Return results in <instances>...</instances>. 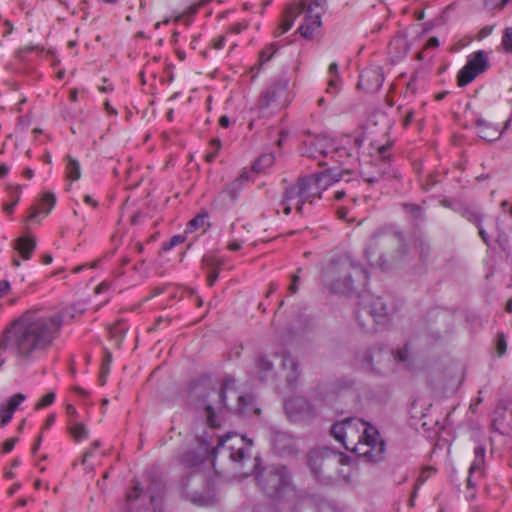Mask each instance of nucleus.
<instances>
[{
	"label": "nucleus",
	"mask_w": 512,
	"mask_h": 512,
	"mask_svg": "<svg viewBox=\"0 0 512 512\" xmlns=\"http://www.w3.org/2000/svg\"><path fill=\"white\" fill-rule=\"evenodd\" d=\"M357 420L356 418L348 417L340 422H336L332 425L330 433L331 435L340 442L345 449L349 450L350 448L345 443L346 438V429L351 427L353 422Z\"/></svg>",
	"instance_id": "28"
},
{
	"label": "nucleus",
	"mask_w": 512,
	"mask_h": 512,
	"mask_svg": "<svg viewBox=\"0 0 512 512\" xmlns=\"http://www.w3.org/2000/svg\"><path fill=\"white\" fill-rule=\"evenodd\" d=\"M282 366L290 370L286 376V382L287 387L292 391L296 388L300 377L299 364L289 352L285 351L282 353Z\"/></svg>",
	"instance_id": "21"
},
{
	"label": "nucleus",
	"mask_w": 512,
	"mask_h": 512,
	"mask_svg": "<svg viewBox=\"0 0 512 512\" xmlns=\"http://www.w3.org/2000/svg\"><path fill=\"white\" fill-rule=\"evenodd\" d=\"M205 4H206V1L205 0H201L198 3H195V4H192V5L188 6L183 14L178 15L174 19V22L175 23L180 22L184 18V16L192 17V16L196 15L198 13V11L200 10V8H202Z\"/></svg>",
	"instance_id": "46"
},
{
	"label": "nucleus",
	"mask_w": 512,
	"mask_h": 512,
	"mask_svg": "<svg viewBox=\"0 0 512 512\" xmlns=\"http://www.w3.org/2000/svg\"><path fill=\"white\" fill-rule=\"evenodd\" d=\"M243 188V185L234 180L226 186V188L222 191V194L225 195V197H227L231 202H236Z\"/></svg>",
	"instance_id": "37"
},
{
	"label": "nucleus",
	"mask_w": 512,
	"mask_h": 512,
	"mask_svg": "<svg viewBox=\"0 0 512 512\" xmlns=\"http://www.w3.org/2000/svg\"><path fill=\"white\" fill-rule=\"evenodd\" d=\"M142 488L140 487V484L139 483H136L132 489L127 493L126 495V498H127V501H135L137 500L141 493H142Z\"/></svg>",
	"instance_id": "58"
},
{
	"label": "nucleus",
	"mask_w": 512,
	"mask_h": 512,
	"mask_svg": "<svg viewBox=\"0 0 512 512\" xmlns=\"http://www.w3.org/2000/svg\"><path fill=\"white\" fill-rule=\"evenodd\" d=\"M415 249L419 255V273H424L427 271L428 265L433 261L432 246L426 239L417 238L415 240Z\"/></svg>",
	"instance_id": "20"
},
{
	"label": "nucleus",
	"mask_w": 512,
	"mask_h": 512,
	"mask_svg": "<svg viewBox=\"0 0 512 512\" xmlns=\"http://www.w3.org/2000/svg\"><path fill=\"white\" fill-rule=\"evenodd\" d=\"M227 389L228 381H225L218 390L212 389L208 392V397H211L212 395H215L217 397L216 409H218L219 411L228 408L226 404ZM205 412L207 425L211 428L220 427V423L217 420L215 407L208 404L205 406Z\"/></svg>",
	"instance_id": "15"
},
{
	"label": "nucleus",
	"mask_w": 512,
	"mask_h": 512,
	"mask_svg": "<svg viewBox=\"0 0 512 512\" xmlns=\"http://www.w3.org/2000/svg\"><path fill=\"white\" fill-rule=\"evenodd\" d=\"M207 272V284L212 287L219 278L220 270L206 271Z\"/></svg>",
	"instance_id": "64"
},
{
	"label": "nucleus",
	"mask_w": 512,
	"mask_h": 512,
	"mask_svg": "<svg viewBox=\"0 0 512 512\" xmlns=\"http://www.w3.org/2000/svg\"><path fill=\"white\" fill-rule=\"evenodd\" d=\"M56 204V196L52 192H45L38 202L28 210L27 221L37 222L41 213L47 216Z\"/></svg>",
	"instance_id": "16"
},
{
	"label": "nucleus",
	"mask_w": 512,
	"mask_h": 512,
	"mask_svg": "<svg viewBox=\"0 0 512 512\" xmlns=\"http://www.w3.org/2000/svg\"><path fill=\"white\" fill-rule=\"evenodd\" d=\"M479 74L477 71L469 69L468 66L464 65L457 75V84L459 87H465L470 84Z\"/></svg>",
	"instance_id": "36"
},
{
	"label": "nucleus",
	"mask_w": 512,
	"mask_h": 512,
	"mask_svg": "<svg viewBox=\"0 0 512 512\" xmlns=\"http://www.w3.org/2000/svg\"><path fill=\"white\" fill-rule=\"evenodd\" d=\"M185 241V236L184 235H174L172 236L168 241H165L163 244H162V251L164 252H167V251H170L172 250L175 246L183 243Z\"/></svg>",
	"instance_id": "52"
},
{
	"label": "nucleus",
	"mask_w": 512,
	"mask_h": 512,
	"mask_svg": "<svg viewBox=\"0 0 512 512\" xmlns=\"http://www.w3.org/2000/svg\"><path fill=\"white\" fill-rule=\"evenodd\" d=\"M340 85H341V77H340V75L329 76L328 86H327V89H326V93H328L332 97H334L339 92Z\"/></svg>",
	"instance_id": "51"
},
{
	"label": "nucleus",
	"mask_w": 512,
	"mask_h": 512,
	"mask_svg": "<svg viewBox=\"0 0 512 512\" xmlns=\"http://www.w3.org/2000/svg\"><path fill=\"white\" fill-rule=\"evenodd\" d=\"M402 208L407 212L414 220H423L425 216V210L422 206L414 203H403Z\"/></svg>",
	"instance_id": "40"
},
{
	"label": "nucleus",
	"mask_w": 512,
	"mask_h": 512,
	"mask_svg": "<svg viewBox=\"0 0 512 512\" xmlns=\"http://www.w3.org/2000/svg\"><path fill=\"white\" fill-rule=\"evenodd\" d=\"M301 268H298L297 273L293 274L291 276V283L288 287V291L290 294H295L299 290V283H300V276L299 273L301 272Z\"/></svg>",
	"instance_id": "57"
},
{
	"label": "nucleus",
	"mask_w": 512,
	"mask_h": 512,
	"mask_svg": "<svg viewBox=\"0 0 512 512\" xmlns=\"http://www.w3.org/2000/svg\"><path fill=\"white\" fill-rule=\"evenodd\" d=\"M202 268L205 271L221 270L224 260L216 255H204L201 260Z\"/></svg>",
	"instance_id": "35"
},
{
	"label": "nucleus",
	"mask_w": 512,
	"mask_h": 512,
	"mask_svg": "<svg viewBox=\"0 0 512 512\" xmlns=\"http://www.w3.org/2000/svg\"><path fill=\"white\" fill-rule=\"evenodd\" d=\"M8 189L11 192H12V189H14L15 192H16V198L12 202L4 205V211L8 215H10V214H12L14 212V209H15L16 205L18 204L19 200H20V193H21L22 186L21 185H12V184H10V185H8Z\"/></svg>",
	"instance_id": "47"
},
{
	"label": "nucleus",
	"mask_w": 512,
	"mask_h": 512,
	"mask_svg": "<svg viewBox=\"0 0 512 512\" xmlns=\"http://www.w3.org/2000/svg\"><path fill=\"white\" fill-rule=\"evenodd\" d=\"M475 125L479 129V137L485 141H496L501 137L503 133V131L500 130L497 125L486 121L482 117H478L475 119Z\"/></svg>",
	"instance_id": "22"
},
{
	"label": "nucleus",
	"mask_w": 512,
	"mask_h": 512,
	"mask_svg": "<svg viewBox=\"0 0 512 512\" xmlns=\"http://www.w3.org/2000/svg\"><path fill=\"white\" fill-rule=\"evenodd\" d=\"M68 309L47 313L31 308L9 321L0 332V371L7 355L18 369H27L44 359L61 335Z\"/></svg>",
	"instance_id": "1"
},
{
	"label": "nucleus",
	"mask_w": 512,
	"mask_h": 512,
	"mask_svg": "<svg viewBox=\"0 0 512 512\" xmlns=\"http://www.w3.org/2000/svg\"><path fill=\"white\" fill-rule=\"evenodd\" d=\"M501 45L506 53L512 54V27L503 30Z\"/></svg>",
	"instance_id": "49"
},
{
	"label": "nucleus",
	"mask_w": 512,
	"mask_h": 512,
	"mask_svg": "<svg viewBox=\"0 0 512 512\" xmlns=\"http://www.w3.org/2000/svg\"><path fill=\"white\" fill-rule=\"evenodd\" d=\"M192 503L201 507L212 506L215 503V497L202 492H195L191 495Z\"/></svg>",
	"instance_id": "41"
},
{
	"label": "nucleus",
	"mask_w": 512,
	"mask_h": 512,
	"mask_svg": "<svg viewBox=\"0 0 512 512\" xmlns=\"http://www.w3.org/2000/svg\"><path fill=\"white\" fill-rule=\"evenodd\" d=\"M474 459L469 467L470 474H478L479 478L484 477L486 469V446L483 443H477L474 447Z\"/></svg>",
	"instance_id": "23"
},
{
	"label": "nucleus",
	"mask_w": 512,
	"mask_h": 512,
	"mask_svg": "<svg viewBox=\"0 0 512 512\" xmlns=\"http://www.w3.org/2000/svg\"><path fill=\"white\" fill-rule=\"evenodd\" d=\"M100 441L96 440L92 443L91 447L83 453L82 463L85 464L87 459L93 455V452L100 447Z\"/></svg>",
	"instance_id": "63"
},
{
	"label": "nucleus",
	"mask_w": 512,
	"mask_h": 512,
	"mask_svg": "<svg viewBox=\"0 0 512 512\" xmlns=\"http://www.w3.org/2000/svg\"><path fill=\"white\" fill-rule=\"evenodd\" d=\"M285 411L291 421H309L317 416L314 406L302 396H295L285 401Z\"/></svg>",
	"instance_id": "10"
},
{
	"label": "nucleus",
	"mask_w": 512,
	"mask_h": 512,
	"mask_svg": "<svg viewBox=\"0 0 512 512\" xmlns=\"http://www.w3.org/2000/svg\"><path fill=\"white\" fill-rule=\"evenodd\" d=\"M319 185L321 192L325 191L328 187L338 182L342 178V172H337L334 169H326L321 172L312 174Z\"/></svg>",
	"instance_id": "25"
},
{
	"label": "nucleus",
	"mask_w": 512,
	"mask_h": 512,
	"mask_svg": "<svg viewBox=\"0 0 512 512\" xmlns=\"http://www.w3.org/2000/svg\"><path fill=\"white\" fill-rule=\"evenodd\" d=\"M206 454L207 448L204 451L188 450L182 454L180 462L185 468H194L201 465L205 461Z\"/></svg>",
	"instance_id": "29"
},
{
	"label": "nucleus",
	"mask_w": 512,
	"mask_h": 512,
	"mask_svg": "<svg viewBox=\"0 0 512 512\" xmlns=\"http://www.w3.org/2000/svg\"><path fill=\"white\" fill-rule=\"evenodd\" d=\"M111 364H112V353L108 349H105L103 358H102L101 371H100V377H99L101 385H104L106 382V377L108 376V374L110 372Z\"/></svg>",
	"instance_id": "39"
},
{
	"label": "nucleus",
	"mask_w": 512,
	"mask_h": 512,
	"mask_svg": "<svg viewBox=\"0 0 512 512\" xmlns=\"http://www.w3.org/2000/svg\"><path fill=\"white\" fill-rule=\"evenodd\" d=\"M326 0H306L304 14V21L298 27L299 34L307 39L313 40L317 31L320 29L322 21L321 16L324 12V5Z\"/></svg>",
	"instance_id": "7"
},
{
	"label": "nucleus",
	"mask_w": 512,
	"mask_h": 512,
	"mask_svg": "<svg viewBox=\"0 0 512 512\" xmlns=\"http://www.w3.org/2000/svg\"><path fill=\"white\" fill-rule=\"evenodd\" d=\"M238 412L239 414L248 413L247 407L252 405V398L248 395H239L238 396Z\"/></svg>",
	"instance_id": "53"
},
{
	"label": "nucleus",
	"mask_w": 512,
	"mask_h": 512,
	"mask_svg": "<svg viewBox=\"0 0 512 512\" xmlns=\"http://www.w3.org/2000/svg\"><path fill=\"white\" fill-rule=\"evenodd\" d=\"M290 79L286 74L278 76L260 94L258 108L266 110L274 104H280L282 99L286 100Z\"/></svg>",
	"instance_id": "8"
},
{
	"label": "nucleus",
	"mask_w": 512,
	"mask_h": 512,
	"mask_svg": "<svg viewBox=\"0 0 512 512\" xmlns=\"http://www.w3.org/2000/svg\"><path fill=\"white\" fill-rule=\"evenodd\" d=\"M332 270L331 291L344 295L358 294L360 301L356 319L364 331L377 330L375 326L388 320V307L383 298L361 291L369 282V274L360 263L345 259L334 264Z\"/></svg>",
	"instance_id": "2"
},
{
	"label": "nucleus",
	"mask_w": 512,
	"mask_h": 512,
	"mask_svg": "<svg viewBox=\"0 0 512 512\" xmlns=\"http://www.w3.org/2000/svg\"><path fill=\"white\" fill-rule=\"evenodd\" d=\"M275 156L273 153L261 154L252 164V171L256 173L265 172L268 168L273 166Z\"/></svg>",
	"instance_id": "32"
},
{
	"label": "nucleus",
	"mask_w": 512,
	"mask_h": 512,
	"mask_svg": "<svg viewBox=\"0 0 512 512\" xmlns=\"http://www.w3.org/2000/svg\"><path fill=\"white\" fill-rule=\"evenodd\" d=\"M441 205L445 208H448L450 210H452L453 212H455V209L458 207L461 206L462 202L461 201H452L448 198H444L443 200H441Z\"/></svg>",
	"instance_id": "62"
},
{
	"label": "nucleus",
	"mask_w": 512,
	"mask_h": 512,
	"mask_svg": "<svg viewBox=\"0 0 512 512\" xmlns=\"http://www.w3.org/2000/svg\"><path fill=\"white\" fill-rule=\"evenodd\" d=\"M406 252V238L403 231L392 227L377 230L370 238L364 251V256L371 266L385 271L388 268V258L400 257Z\"/></svg>",
	"instance_id": "3"
},
{
	"label": "nucleus",
	"mask_w": 512,
	"mask_h": 512,
	"mask_svg": "<svg viewBox=\"0 0 512 512\" xmlns=\"http://www.w3.org/2000/svg\"><path fill=\"white\" fill-rule=\"evenodd\" d=\"M210 151L205 154V161L212 163L218 156L219 151L222 147V142L219 138H214L209 143Z\"/></svg>",
	"instance_id": "43"
},
{
	"label": "nucleus",
	"mask_w": 512,
	"mask_h": 512,
	"mask_svg": "<svg viewBox=\"0 0 512 512\" xmlns=\"http://www.w3.org/2000/svg\"><path fill=\"white\" fill-rule=\"evenodd\" d=\"M208 218V213L206 211H201L187 223L185 232L193 233L198 228L202 227Z\"/></svg>",
	"instance_id": "38"
},
{
	"label": "nucleus",
	"mask_w": 512,
	"mask_h": 512,
	"mask_svg": "<svg viewBox=\"0 0 512 512\" xmlns=\"http://www.w3.org/2000/svg\"><path fill=\"white\" fill-rule=\"evenodd\" d=\"M252 442L245 436L238 434H227L219 437L217 445L212 448L211 454L215 458L218 454H223L232 462L244 465L251 459Z\"/></svg>",
	"instance_id": "6"
},
{
	"label": "nucleus",
	"mask_w": 512,
	"mask_h": 512,
	"mask_svg": "<svg viewBox=\"0 0 512 512\" xmlns=\"http://www.w3.org/2000/svg\"><path fill=\"white\" fill-rule=\"evenodd\" d=\"M26 400V395L23 393H16L9 397L3 406L10 410L13 414L19 408L20 404Z\"/></svg>",
	"instance_id": "44"
},
{
	"label": "nucleus",
	"mask_w": 512,
	"mask_h": 512,
	"mask_svg": "<svg viewBox=\"0 0 512 512\" xmlns=\"http://www.w3.org/2000/svg\"><path fill=\"white\" fill-rule=\"evenodd\" d=\"M365 440L370 450L365 452V456L374 463L380 462L385 455V442L380 439L379 431L372 425H367L364 430Z\"/></svg>",
	"instance_id": "12"
},
{
	"label": "nucleus",
	"mask_w": 512,
	"mask_h": 512,
	"mask_svg": "<svg viewBox=\"0 0 512 512\" xmlns=\"http://www.w3.org/2000/svg\"><path fill=\"white\" fill-rule=\"evenodd\" d=\"M492 429L501 435H512V409L496 411Z\"/></svg>",
	"instance_id": "19"
},
{
	"label": "nucleus",
	"mask_w": 512,
	"mask_h": 512,
	"mask_svg": "<svg viewBox=\"0 0 512 512\" xmlns=\"http://www.w3.org/2000/svg\"><path fill=\"white\" fill-rule=\"evenodd\" d=\"M56 395L54 392H49L45 394L36 404V409H42L47 406H50L55 401Z\"/></svg>",
	"instance_id": "54"
},
{
	"label": "nucleus",
	"mask_w": 512,
	"mask_h": 512,
	"mask_svg": "<svg viewBox=\"0 0 512 512\" xmlns=\"http://www.w3.org/2000/svg\"><path fill=\"white\" fill-rule=\"evenodd\" d=\"M354 382L349 378H341L337 381H333L327 384L319 385L317 397L319 400H326L329 394L337 395L341 392L352 388Z\"/></svg>",
	"instance_id": "17"
},
{
	"label": "nucleus",
	"mask_w": 512,
	"mask_h": 512,
	"mask_svg": "<svg viewBox=\"0 0 512 512\" xmlns=\"http://www.w3.org/2000/svg\"><path fill=\"white\" fill-rule=\"evenodd\" d=\"M393 142L387 141L385 144L377 148V155L383 163H390L393 159Z\"/></svg>",
	"instance_id": "42"
},
{
	"label": "nucleus",
	"mask_w": 512,
	"mask_h": 512,
	"mask_svg": "<svg viewBox=\"0 0 512 512\" xmlns=\"http://www.w3.org/2000/svg\"><path fill=\"white\" fill-rule=\"evenodd\" d=\"M384 82V75L380 69H367L364 70L359 76L358 85L367 84L369 90H379Z\"/></svg>",
	"instance_id": "24"
},
{
	"label": "nucleus",
	"mask_w": 512,
	"mask_h": 512,
	"mask_svg": "<svg viewBox=\"0 0 512 512\" xmlns=\"http://www.w3.org/2000/svg\"><path fill=\"white\" fill-rule=\"evenodd\" d=\"M69 432L76 442L87 439L89 436V432L83 423L73 422L72 420L69 423Z\"/></svg>",
	"instance_id": "34"
},
{
	"label": "nucleus",
	"mask_w": 512,
	"mask_h": 512,
	"mask_svg": "<svg viewBox=\"0 0 512 512\" xmlns=\"http://www.w3.org/2000/svg\"><path fill=\"white\" fill-rule=\"evenodd\" d=\"M19 438L18 437H11V438H8L7 440H5V442L3 443V446H2V452L3 453H10L16 443L18 442Z\"/></svg>",
	"instance_id": "60"
},
{
	"label": "nucleus",
	"mask_w": 512,
	"mask_h": 512,
	"mask_svg": "<svg viewBox=\"0 0 512 512\" xmlns=\"http://www.w3.org/2000/svg\"><path fill=\"white\" fill-rule=\"evenodd\" d=\"M305 6L306 0H294L285 7L281 21L275 31L276 36H281L292 28L295 20L304 12Z\"/></svg>",
	"instance_id": "14"
},
{
	"label": "nucleus",
	"mask_w": 512,
	"mask_h": 512,
	"mask_svg": "<svg viewBox=\"0 0 512 512\" xmlns=\"http://www.w3.org/2000/svg\"><path fill=\"white\" fill-rule=\"evenodd\" d=\"M256 480L261 490L271 499L281 498L291 485L290 472L284 465L263 468L257 473Z\"/></svg>",
	"instance_id": "5"
},
{
	"label": "nucleus",
	"mask_w": 512,
	"mask_h": 512,
	"mask_svg": "<svg viewBox=\"0 0 512 512\" xmlns=\"http://www.w3.org/2000/svg\"><path fill=\"white\" fill-rule=\"evenodd\" d=\"M437 470L433 466H425L422 468L419 476L417 477L415 484L417 488H420L428 479L436 474Z\"/></svg>",
	"instance_id": "45"
},
{
	"label": "nucleus",
	"mask_w": 512,
	"mask_h": 512,
	"mask_svg": "<svg viewBox=\"0 0 512 512\" xmlns=\"http://www.w3.org/2000/svg\"><path fill=\"white\" fill-rule=\"evenodd\" d=\"M256 368L257 377L261 382L267 381L269 377L273 374V363L263 355L258 357L256 362Z\"/></svg>",
	"instance_id": "31"
},
{
	"label": "nucleus",
	"mask_w": 512,
	"mask_h": 512,
	"mask_svg": "<svg viewBox=\"0 0 512 512\" xmlns=\"http://www.w3.org/2000/svg\"><path fill=\"white\" fill-rule=\"evenodd\" d=\"M354 382L349 378H341L337 381H333L327 384L319 385L317 397L319 400H326L329 394L337 395L341 392L352 388Z\"/></svg>",
	"instance_id": "18"
},
{
	"label": "nucleus",
	"mask_w": 512,
	"mask_h": 512,
	"mask_svg": "<svg viewBox=\"0 0 512 512\" xmlns=\"http://www.w3.org/2000/svg\"><path fill=\"white\" fill-rule=\"evenodd\" d=\"M66 176L71 181H77L81 177V166L79 161L71 155L66 156Z\"/></svg>",
	"instance_id": "33"
},
{
	"label": "nucleus",
	"mask_w": 512,
	"mask_h": 512,
	"mask_svg": "<svg viewBox=\"0 0 512 512\" xmlns=\"http://www.w3.org/2000/svg\"><path fill=\"white\" fill-rule=\"evenodd\" d=\"M455 213L466 219L469 223L476 226L478 234L483 243L488 247H492L493 239L483 226L484 214L472 205L462 202L461 206L455 209Z\"/></svg>",
	"instance_id": "11"
},
{
	"label": "nucleus",
	"mask_w": 512,
	"mask_h": 512,
	"mask_svg": "<svg viewBox=\"0 0 512 512\" xmlns=\"http://www.w3.org/2000/svg\"><path fill=\"white\" fill-rule=\"evenodd\" d=\"M466 66L478 74L485 72L489 67L488 57L485 51L479 50L473 53L467 60Z\"/></svg>",
	"instance_id": "27"
},
{
	"label": "nucleus",
	"mask_w": 512,
	"mask_h": 512,
	"mask_svg": "<svg viewBox=\"0 0 512 512\" xmlns=\"http://www.w3.org/2000/svg\"><path fill=\"white\" fill-rule=\"evenodd\" d=\"M495 239L494 242L499 246L503 252H507L510 249V237L503 228L500 217L494 219Z\"/></svg>",
	"instance_id": "30"
},
{
	"label": "nucleus",
	"mask_w": 512,
	"mask_h": 512,
	"mask_svg": "<svg viewBox=\"0 0 512 512\" xmlns=\"http://www.w3.org/2000/svg\"><path fill=\"white\" fill-rule=\"evenodd\" d=\"M409 358L407 345L394 352L385 351L382 348H369L356 354L355 360L360 368L375 374H384L389 370L394 361L405 362Z\"/></svg>",
	"instance_id": "4"
},
{
	"label": "nucleus",
	"mask_w": 512,
	"mask_h": 512,
	"mask_svg": "<svg viewBox=\"0 0 512 512\" xmlns=\"http://www.w3.org/2000/svg\"><path fill=\"white\" fill-rule=\"evenodd\" d=\"M296 198H289L287 197V187L285 188V191L283 193L282 200L280 202V206L282 207V211L285 215H289L292 211V201H294Z\"/></svg>",
	"instance_id": "55"
},
{
	"label": "nucleus",
	"mask_w": 512,
	"mask_h": 512,
	"mask_svg": "<svg viewBox=\"0 0 512 512\" xmlns=\"http://www.w3.org/2000/svg\"><path fill=\"white\" fill-rule=\"evenodd\" d=\"M238 183H240L241 185H243V187H245V185H247L248 183L250 182H253L254 180L252 179V174L250 171L248 170H243L240 175L235 179Z\"/></svg>",
	"instance_id": "59"
},
{
	"label": "nucleus",
	"mask_w": 512,
	"mask_h": 512,
	"mask_svg": "<svg viewBox=\"0 0 512 512\" xmlns=\"http://www.w3.org/2000/svg\"><path fill=\"white\" fill-rule=\"evenodd\" d=\"M331 151V144L325 137H308L303 141L301 154L311 159L327 157Z\"/></svg>",
	"instance_id": "13"
},
{
	"label": "nucleus",
	"mask_w": 512,
	"mask_h": 512,
	"mask_svg": "<svg viewBox=\"0 0 512 512\" xmlns=\"http://www.w3.org/2000/svg\"><path fill=\"white\" fill-rule=\"evenodd\" d=\"M13 413L8 410L5 406H1L0 408V427H5L10 423L13 418Z\"/></svg>",
	"instance_id": "56"
},
{
	"label": "nucleus",
	"mask_w": 512,
	"mask_h": 512,
	"mask_svg": "<svg viewBox=\"0 0 512 512\" xmlns=\"http://www.w3.org/2000/svg\"><path fill=\"white\" fill-rule=\"evenodd\" d=\"M495 349L497 355L502 357L507 351V339L503 332H498L495 338Z\"/></svg>",
	"instance_id": "50"
},
{
	"label": "nucleus",
	"mask_w": 512,
	"mask_h": 512,
	"mask_svg": "<svg viewBox=\"0 0 512 512\" xmlns=\"http://www.w3.org/2000/svg\"><path fill=\"white\" fill-rule=\"evenodd\" d=\"M278 47L276 44H270L263 48L259 53V62L261 65L267 63L277 52Z\"/></svg>",
	"instance_id": "48"
},
{
	"label": "nucleus",
	"mask_w": 512,
	"mask_h": 512,
	"mask_svg": "<svg viewBox=\"0 0 512 512\" xmlns=\"http://www.w3.org/2000/svg\"><path fill=\"white\" fill-rule=\"evenodd\" d=\"M384 175H387L388 178H393L400 180L402 179V173L398 167L390 166L388 171H383Z\"/></svg>",
	"instance_id": "61"
},
{
	"label": "nucleus",
	"mask_w": 512,
	"mask_h": 512,
	"mask_svg": "<svg viewBox=\"0 0 512 512\" xmlns=\"http://www.w3.org/2000/svg\"><path fill=\"white\" fill-rule=\"evenodd\" d=\"M36 248V238L32 235H24L15 241V250L24 260H29Z\"/></svg>",
	"instance_id": "26"
},
{
	"label": "nucleus",
	"mask_w": 512,
	"mask_h": 512,
	"mask_svg": "<svg viewBox=\"0 0 512 512\" xmlns=\"http://www.w3.org/2000/svg\"><path fill=\"white\" fill-rule=\"evenodd\" d=\"M321 196L322 192L312 174L300 176L295 183L287 186L288 199L300 197L312 204L316 198L320 199Z\"/></svg>",
	"instance_id": "9"
}]
</instances>
